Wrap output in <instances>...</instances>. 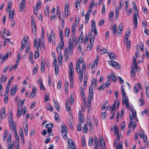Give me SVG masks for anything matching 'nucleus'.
Returning a JSON list of instances; mask_svg holds the SVG:
<instances>
[{"instance_id":"nucleus-18","label":"nucleus","mask_w":149,"mask_h":149,"mask_svg":"<svg viewBox=\"0 0 149 149\" xmlns=\"http://www.w3.org/2000/svg\"><path fill=\"white\" fill-rule=\"evenodd\" d=\"M31 26L33 31V33L36 32V26L35 20L32 19L31 21Z\"/></svg>"},{"instance_id":"nucleus-31","label":"nucleus","mask_w":149,"mask_h":149,"mask_svg":"<svg viewBox=\"0 0 149 149\" xmlns=\"http://www.w3.org/2000/svg\"><path fill=\"white\" fill-rule=\"evenodd\" d=\"M36 93V88H33L32 92L31 93H29V97H34Z\"/></svg>"},{"instance_id":"nucleus-14","label":"nucleus","mask_w":149,"mask_h":149,"mask_svg":"<svg viewBox=\"0 0 149 149\" xmlns=\"http://www.w3.org/2000/svg\"><path fill=\"white\" fill-rule=\"evenodd\" d=\"M80 91L81 93V95L83 99L84 102H86V96L85 94L84 91L83 87H81L80 88Z\"/></svg>"},{"instance_id":"nucleus-48","label":"nucleus","mask_w":149,"mask_h":149,"mask_svg":"<svg viewBox=\"0 0 149 149\" xmlns=\"http://www.w3.org/2000/svg\"><path fill=\"white\" fill-rule=\"evenodd\" d=\"M83 32H81L79 38V41L81 43H82L83 42Z\"/></svg>"},{"instance_id":"nucleus-5","label":"nucleus","mask_w":149,"mask_h":149,"mask_svg":"<svg viewBox=\"0 0 149 149\" xmlns=\"http://www.w3.org/2000/svg\"><path fill=\"white\" fill-rule=\"evenodd\" d=\"M48 40L49 43L51 42L53 44H54L55 42V37L54 35V32L52 29L51 30L50 34L49 35L47 34Z\"/></svg>"},{"instance_id":"nucleus-25","label":"nucleus","mask_w":149,"mask_h":149,"mask_svg":"<svg viewBox=\"0 0 149 149\" xmlns=\"http://www.w3.org/2000/svg\"><path fill=\"white\" fill-rule=\"evenodd\" d=\"M136 121V120H134V121L131 120V126H132V128L133 130H134L136 126L137 123Z\"/></svg>"},{"instance_id":"nucleus-32","label":"nucleus","mask_w":149,"mask_h":149,"mask_svg":"<svg viewBox=\"0 0 149 149\" xmlns=\"http://www.w3.org/2000/svg\"><path fill=\"white\" fill-rule=\"evenodd\" d=\"M91 29L92 31L97 29L96 28L95 22L94 20L91 22Z\"/></svg>"},{"instance_id":"nucleus-2","label":"nucleus","mask_w":149,"mask_h":149,"mask_svg":"<svg viewBox=\"0 0 149 149\" xmlns=\"http://www.w3.org/2000/svg\"><path fill=\"white\" fill-rule=\"evenodd\" d=\"M133 8L134 9L135 13L134 14L133 17V22L134 25V28L136 29L138 24L137 17L138 16V11L137 7L134 2H132Z\"/></svg>"},{"instance_id":"nucleus-11","label":"nucleus","mask_w":149,"mask_h":149,"mask_svg":"<svg viewBox=\"0 0 149 149\" xmlns=\"http://www.w3.org/2000/svg\"><path fill=\"white\" fill-rule=\"evenodd\" d=\"M110 64L116 69H119L120 68V65L118 63L114 61H110Z\"/></svg>"},{"instance_id":"nucleus-20","label":"nucleus","mask_w":149,"mask_h":149,"mask_svg":"<svg viewBox=\"0 0 149 149\" xmlns=\"http://www.w3.org/2000/svg\"><path fill=\"white\" fill-rule=\"evenodd\" d=\"M123 28V24L122 23L120 24L118 29V33L120 35L122 33Z\"/></svg>"},{"instance_id":"nucleus-33","label":"nucleus","mask_w":149,"mask_h":149,"mask_svg":"<svg viewBox=\"0 0 149 149\" xmlns=\"http://www.w3.org/2000/svg\"><path fill=\"white\" fill-rule=\"evenodd\" d=\"M61 127L62 129L61 130V132H68V130L65 124H62L61 125Z\"/></svg>"},{"instance_id":"nucleus-51","label":"nucleus","mask_w":149,"mask_h":149,"mask_svg":"<svg viewBox=\"0 0 149 149\" xmlns=\"http://www.w3.org/2000/svg\"><path fill=\"white\" fill-rule=\"evenodd\" d=\"M111 78L113 82L116 81V79L115 75L113 74H111Z\"/></svg>"},{"instance_id":"nucleus-47","label":"nucleus","mask_w":149,"mask_h":149,"mask_svg":"<svg viewBox=\"0 0 149 149\" xmlns=\"http://www.w3.org/2000/svg\"><path fill=\"white\" fill-rule=\"evenodd\" d=\"M68 132H61V134L63 138L65 140L67 139L68 138L67 133Z\"/></svg>"},{"instance_id":"nucleus-24","label":"nucleus","mask_w":149,"mask_h":149,"mask_svg":"<svg viewBox=\"0 0 149 149\" xmlns=\"http://www.w3.org/2000/svg\"><path fill=\"white\" fill-rule=\"evenodd\" d=\"M77 26V23L75 24H72V30L73 36H74L75 33V28Z\"/></svg>"},{"instance_id":"nucleus-62","label":"nucleus","mask_w":149,"mask_h":149,"mask_svg":"<svg viewBox=\"0 0 149 149\" xmlns=\"http://www.w3.org/2000/svg\"><path fill=\"white\" fill-rule=\"evenodd\" d=\"M118 134H119L118 129V127H115L114 128V134L117 135Z\"/></svg>"},{"instance_id":"nucleus-58","label":"nucleus","mask_w":149,"mask_h":149,"mask_svg":"<svg viewBox=\"0 0 149 149\" xmlns=\"http://www.w3.org/2000/svg\"><path fill=\"white\" fill-rule=\"evenodd\" d=\"M113 12L111 11L110 12L109 15V20L110 21H112L113 19Z\"/></svg>"},{"instance_id":"nucleus-29","label":"nucleus","mask_w":149,"mask_h":149,"mask_svg":"<svg viewBox=\"0 0 149 149\" xmlns=\"http://www.w3.org/2000/svg\"><path fill=\"white\" fill-rule=\"evenodd\" d=\"M88 105H86V102H84V105L85 106L88 108V109H90V107H91V99L89 98V97H88Z\"/></svg>"},{"instance_id":"nucleus-60","label":"nucleus","mask_w":149,"mask_h":149,"mask_svg":"<svg viewBox=\"0 0 149 149\" xmlns=\"http://www.w3.org/2000/svg\"><path fill=\"white\" fill-rule=\"evenodd\" d=\"M93 139L92 138V139L91 138H90L89 141H88V145L89 146L91 147L93 143Z\"/></svg>"},{"instance_id":"nucleus-1","label":"nucleus","mask_w":149,"mask_h":149,"mask_svg":"<svg viewBox=\"0 0 149 149\" xmlns=\"http://www.w3.org/2000/svg\"><path fill=\"white\" fill-rule=\"evenodd\" d=\"M131 76H134L136 72V71L139 72L140 69L137 65V62L136 61V57L134 56L132 59V65L131 67Z\"/></svg>"},{"instance_id":"nucleus-45","label":"nucleus","mask_w":149,"mask_h":149,"mask_svg":"<svg viewBox=\"0 0 149 149\" xmlns=\"http://www.w3.org/2000/svg\"><path fill=\"white\" fill-rule=\"evenodd\" d=\"M40 50H39L38 49H37V50L35 51L34 54V58L35 59L38 58L39 57V52Z\"/></svg>"},{"instance_id":"nucleus-7","label":"nucleus","mask_w":149,"mask_h":149,"mask_svg":"<svg viewBox=\"0 0 149 149\" xmlns=\"http://www.w3.org/2000/svg\"><path fill=\"white\" fill-rule=\"evenodd\" d=\"M41 40L40 39H39L38 43L36 39H34V47L35 48L38 49L39 50L41 49Z\"/></svg>"},{"instance_id":"nucleus-35","label":"nucleus","mask_w":149,"mask_h":149,"mask_svg":"<svg viewBox=\"0 0 149 149\" xmlns=\"http://www.w3.org/2000/svg\"><path fill=\"white\" fill-rule=\"evenodd\" d=\"M46 108L49 111H52L54 110V108L52 106L49 104L47 105Z\"/></svg>"},{"instance_id":"nucleus-4","label":"nucleus","mask_w":149,"mask_h":149,"mask_svg":"<svg viewBox=\"0 0 149 149\" xmlns=\"http://www.w3.org/2000/svg\"><path fill=\"white\" fill-rule=\"evenodd\" d=\"M130 31L126 33L124 40V42L126 44V48L127 51H129L130 47V40L127 41L130 35Z\"/></svg>"},{"instance_id":"nucleus-16","label":"nucleus","mask_w":149,"mask_h":149,"mask_svg":"<svg viewBox=\"0 0 149 149\" xmlns=\"http://www.w3.org/2000/svg\"><path fill=\"white\" fill-rule=\"evenodd\" d=\"M69 75H74V71L73 64L72 63H71L70 64L69 68Z\"/></svg>"},{"instance_id":"nucleus-37","label":"nucleus","mask_w":149,"mask_h":149,"mask_svg":"<svg viewBox=\"0 0 149 149\" xmlns=\"http://www.w3.org/2000/svg\"><path fill=\"white\" fill-rule=\"evenodd\" d=\"M38 68V65H36L33 68V70L32 71V74L33 75H34L35 74Z\"/></svg>"},{"instance_id":"nucleus-38","label":"nucleus","mask_w":149,"mask_h":149,"mask_svg":"<svg viewBox=\"0 0 149 149\" xmlns=\"http://www.w3.org/2000/svg\"><path fill=\"white\" fill-rule=\"evenodd\" d=\"M65 17H67L68 16V5H65Z\"/></svg>"},{"instance_id":"nucleus-17","label":"nucleus","mask_w":149,"mask_h":149,"mask_svg":"<svg viewBox=\"0 0 149 149\" xmlns=\"http://www.w3.org/2000/svg\"><path fill=\"white\" fill-rule=\"evenodd\" d=\"M68 145L70 146L69 148L72 149L74 148H75L74 146V143L72 140L70 139H68Z\"/></svg>"},{"instance_id":"nucleus-28","label":"nucleus","mask_w":149,"mask_h":149,"mask_svg":"<svg viewBox=\"0 0 149 149\" xmlns=\"http://www.w3.org/2000/svg\"><path fill=\"white\" fill-rule=\"evenodd\" d=\"M12 2L11 1H9L8 3V9L6 10L7 12L9 11H11Z\"/></svg>"},{"instance_id":"nucleus-26","label":"nucleus","mask_w":149,"mask_h":149,"mask_svg":"<svg viewBox=\"0 0 149 149\" xmlns=\"http://www.w3.org/2000/svg\"><path fill=\"white\" fill-rule=\"evenodd\" d=\"M73 75H69V77L70 80V86L72 88H73Z\"/></svg>"},{"instance_id":"nucleus-57","label":"nucleus","mask_w":149,"mask_h":149,"mask_svg":"<svg viewBox=\"0 0 149 149\" xmlns=\"http://www.w3.org/2000/svg\"><path fill=\"white\" fill-rule=\"evenodd\" d=\"M40 90L42 89L43 91H45V88L43 84L42 81H40Z\"/></svg>"},{"instance_id":"nucleus-46","label":"nucleus","mask_w":149,"mask_h":149,"mask_svg":"<svg viewBox=\"0 0 149 149\" xmlns=\"http://www.w3.org/2000/svg\"><path fill=\"white\" fill-rule=\"evenodd\" d=\"M60 42H63V31L62 30H61L60 31Z\"/></svg>"},{"instance_id":"nucleus-42","label":"nucleus","mask_w":149,"mask_h":149,"mask_svg":"<svg viewBox=\"0 0 149 149\" xmlns=\"http://www.w3.org/2000/svg\"><path fill=\"white\" fill-rule=\"evenodd\" d=\"M129 120H130V122L129 123L128 125V127L129 128V130H128L127 132V134L128 136L130 135V113H129Z\"/></svg>"},{"instance_id":"nucleus-23","label":"nucleus","mask_w":149,"mask_h":149,"mask_svg":"<svg viewBox=\"0 0 149 149\" xmlns=\"http://www.w3.org/2000/svg\"><path fill=\"white\" fill-rule=\"evenodd\" d=\"M108 54L109 56V58L111 60L115 59L116 58V56L115 54L113 53L109 52Z\"/></svg>"},{"instance_id":"nucleus-19","label":"nucleus","mask_w":149,"mask_h":149,"mask_svg":"<svg viewBox=\"0 0 149 149\" xmlns=\"http://www.w3.org/2000/svg\"><path fill=\"white\" fill-rule=\"evenodd\" d=\"M89 96L88 97L91 100L92 99V97L93 96V86H90L89 90Z\"/></svg>"},{"instance_id":"nucleus-53","label":"nucleus","mask_w":149,"mask_h":149,"mask_svg":"<svg viewBox=\"0 0 149 149\" xmlns=\"http://www.w3.org/2000/svg\"><path fill=\"white\" fill-rule=\"evenodd\" d=\"M63 55L61 53L59 54V57H58V60L59 61V63L61 64L62 63V61L63 59Z\"/></svg>"},{"instance_id":"nucleus-50","label":"nucleus","mask_w":149,"mask_h":149,"mask_svg":"<svg viewBox=\"0 0 149 149\" xmlns=\"http://www.w3.org/2000/svg\"><path fill=\"white\" fill-rule=\"evenodd\" d=\"M61 80H59L58 81L57 84V86L56 88L57 89H59L61 88Z\"/></svg>"},{"instance_id":"nucleus-15","label":"nucleus","mask_w":149,"mask_h":149,"mask_svg":"<svg viewBox=\"0 0 149 149\" xmlns=\"http://www.w3.org/2000/svg\"><path fill=\"white\" fill-rule=\"evenodd\" d=\"M17 86L15 85L13 86L10 92V95L11 96H13L15 94L17 90V88H16Z\"/></svg>"},{"instance_id":"nucleus-52","label":"nucleus","mask_w":149,"mask_h":149,"mask_svg":"<svg viewBox=\"0 0 149 149\" xmlns=\"http://www.w3.org/2000/svg\"><path fill=\"white\" fill-rule=\"evenodd\" d=\"M54 106L58 111H60V109L59 107V104L58 102H55L54 103Z\"/></svg>"},{"instance_id":"nucleus-8","label":"nucleus","mask_w":149,"mask_h":149,"mask_svg":"<svg viewBox=\"0 0 149 149\" xmlns=\"http://www.w3.org/2000/svg\"><path fill=\"white\" fill-rule=\"evenodd\" d=\"M131 111L132 112V116H131V120H136V121L138 122L139 120L136 116V111L134 110H133L132 109V110H131Z\"/></svg>"},{"instance_id":"nucleus-63","label":"nucleus","mask_w":149,"mask_h":149,"mask_svg":"<svg viewBox=\"0 0 149 149\" xmlns=\"http://www.w3.org/2000/svg\"><path fill=\"white\" fill-rule=\"evenodd\" d=\"M55 67V74L56 75H57L58 74V72L59 71V69L57 65H54Z\"/></svg>"},{"instance_id":"nucleus-34","label":"nucleus","mask_w":149,"mask_h":149,"mask_svg":"<svg viewBox=\"0 0 149 149\" xmlns=\"http://www.w3.org/2000/svg\"><path fill=\"white\" fill-rule=\"evenodd\" d=\"M144 131L142 130H140L139 131V137L140 139H142L144 137V136L146 135L144 134Z\"/></svg>"},{"instance_id":"nucleus-64","label":"nucleus","mask_w":149,"mask_h":149,"mask_svg":"<svg viewBox=\"0 0 149 149\" xmlns=\"http://www.w3.org/2000/svg\"><path fill=\"white\" fill-rule=\"evenodd\" d=\"M55 120L57 122L60 121V118L58 114L57 113H55Z\"/></svg>"},{"instance_id":"nucleus-41","label":"nucleus","mask_w":149,"mask_h":149,"mask_svg":"<svg viewBox=\"0 0 149 149\" xmlns=\"http://www.w3.org/2000/svg\"><path fill=\"white\" fill-rule=\"evenodd\" d=\"M69 101L67 100L66 101V111H69L71 110L70 108V107L69 105Z\"/></svg>"},{"instance_id":"nucleus-27","label":"nucleus","mask_w":149,"mask_h":149,"mask_svg":"<svg viewBox=\"0 0 149 149\" xmlns=\"http://www.w3.org/2000/svg\"><path fill=\"white\" fill-rule=\"evenodd\" d=\"M149 85L147 82L146 83L145 86L146 88V93L149 99Z\"/></svg>"},{"instance_id":"nucleus-54","label":"nucleus","mask_w":149,"mask_h":149,"mask_svg":"<svg viewBox=\"0 0 149 149\" xmlns=\"http://www.w3.org/2000/svg\"><path fill=\"white\" fill-rule=\"evenodd\" d=\"M41 5L42 3L40 1H39L37 3V6H35L36 7V8L39 10L40 8Z\"/></svg>"},{"instance_id":"nucleus-59","label":"nucleus","mask_w":149,"mask_h":149,"mask_svg":"<svg viewBox=\"0 0 149 149\" xmlns=\"http://www.w3.org/2000/svg\"><path fill=\"white\" fill-rule=\"evenodd\" d=\"M124 0H120L119 3V8H118V10H120L122 8V6L123 4Z\"/></svg>"},{"instance_id":"nucleus-39","label":"nucleus","mask_w":149,"mask_h":149,"mask_svg":"<svg viewBox=\"0 0 149 149\" xmlns=\"http://www.w3.org/2000/svg\"><path fill=\"white\" fill-rule=\"evenodd\" d=\"M88 130V127L87 124H85L83 125V132L86 133Z\"/></svg>"},{"instance_id":"nucleus-55","label":"nucleus","mask_w":149,"mask_h":149,"mask_svg":"<svg viewBox=\"0 0 149 149\" xmlns=\"http://www.w3.org/2000/svg\"><path fill=\"white\" fill-rule=\"evenodd\" d=\"M87 77L86 75H84V86H86L87 85Z\"/></svg>"},{"instance_id":"nucleus-30","label":"nucleus","mask_w":149,"mask_h":149,"mask_svg":"<svg viewBox=\"0 0 149 149\" xmlns=\"http://www.w3.org/2000/svg\"><path fill=\"white\" fill-rule=\"evenodd\" d=\"M49 7H48V6L47 5L46 6L45 9L44 10L45 15L47 17H48L49 16Z\"/></svg>"},{"instance_id":"nucleus-3","label":"nucleus","mask_w":149,"mask_h":149,"mask_svg":"<svg viewBox=\"0 0 149 149\" xmlns=\"http://www.w3.org/2000/svg\"><path fill=\"white\" fill-rule=\"evenodd\" d=\"M94 3V0H92L91 1L87 12L84 15L85 18V23L86 24H87L88 22L89 18V16L91 14V12L92 11V9Z\"/></svg>"},{"instance_id":"nucleus-56","label":"nucleus","mask_w":149,"mask_h":149,"mask_svg":"<svg viewBox=\"0 0 149 149\" xmlns=\"http://www.w3.org/2000/svg\"><path fill=\"white\" fill-rule=\"evenodd\" d=\"M8 11L9 12V16L10 19H13L14 18V15L15 13L11 12V11Z\"/></svg>"},{"instance_id":"nucleus-21","label":"nucleus","mask_w":149,"mask_h":149,"mask_svg":"<svg viewBox=\"0 0 149 149\" xmlns=\"http://www.w3.org/2000/svg\"><path fill=\"white\" fill-rule=\"evenodd\" d=\"M99 62V56L98 55H97L95 60V62L93 64H91V69H93L95 67V65L97 66L98 63Z\"/></svg>"},{"instance_id":"nucleus-12","label":"nucleus","mask_w":149,"mask_h":149,"mask_svg":"<svg viewBox=\"0 0 149 149\" xmlns=\"http://www.w3.org/2000/svg\"><path fill=\"white\" fill-rule=\"evenodd\" d=\"M69 53L68 48L67 47L65 48L64 52V56H65V59L67 60L69 57Z\"/></svg>"},{"instance_id":"nucleus-6","label":"nucleus","mask_w":149,"mask_h":149,"mask_svg":"<svg viewBox=\"0 0 149 149\" xmlns=\"http://www.w3.org/2000/svg\"><path fill=\"white\" fill-rule=\"evenodd\" d=\"M122 103L123 105L125 106L126 108L130 109L129 105V100L127 96L122 97Z\"/></svg>"},{"instance_id":"nucleus-13","label":"nucleus","mask_w":149,"mask_h":149,"mask_svg":"<svg viewBox=\"0 0 149 149\" xmlns=\"http://www.w3.org/2000/svg\"><path fill=\"white\" fill-rule=\"evenodd\" d=\"M10 128L12 131H13V132L16 131V125L15 122L13 121V123L9 124Z\"/></svg>"},{"instance_id":"nucleus-9","label":"nucleus","mask_w":149,"mask_h":149,"mask_svg":"<svg viewBox=\"0 0 149 149\" xmlns=\"http://www.w3.org/2000/svg\"><path fill=\"white\" fill-rule=\"evenodd\" d=\"M99 146L102 147V149H106L104 141L103 138H100L99 140Z\"/></svg>"},{"instance_id":"nucleus-40","label":"nucleus","mask_w":149,"mask_h":149,"mask_svg":"<svg viewBox=\"0 0 149 149\" xmlns=\"http://www.w3.org/2000/svg\"><path fill=\"white\" fill-rule=\"evenodd\" d=\"M8 57V53H6L5 54V56H3L1 59V63H2L4 61H6Z\"/></svg>"},{"instance_id":"nucleus-61","label":"nucleus","mask_w":149,"mask_h":149,"mask_svg":"<svg viewBox=\"0 0 149 149\" xmlns=\"http://www.w3.org/2000/svg\"><path fill=\"white\" fill-rule=\"evenodd\" d=\"M81 0H77L76 3L75 4V6L76 8H77L78 6H80V2Z\"/></svg>"},{"instance_id":"nucleus-22","label":"nucleus","mask_w":149,"mask_h":149,"mask_svg":"<svg viewBox=\"0 0 149 149\" xmlns=\"http://www.w3.org/2000/svg\"><path fill=\"white\" fill-rule=\"evenodd\" d=\"M26 2H21L19 6L20 11L22 12L25 8Z\"/></svg>"},{"instance_id":"nucleus-44","label":"nucleus","mask_w":149,"mask_h":149,"mask_svg":"<svg viewBox=\"0 0 149 149\" xmlns=\"http://www.w3.org/2000/svg\"><path fill=\"white\" fill-rule=\"evenodd\" d=\"M117 25L116 24H114L111 30L112 31L113 34H116L117 32Z\"/></svg>"},{"instance_id":"nucleus-43","label":"nucleus","mask_w":149,"mask_h":149,"mask_svg":"<svg viewBox=\"0 0 149 149\" xmlns=\"http://www.w3.org/2000/svg\"><path fill=\"white\" fill-rule=\"evenodd\" d=\"M70 34V30L68 28H66L64 32V35L67 37H68Z\"/></svg>"},{"instance_id":"nucleus-49","label":"nucleus","mask_w":149,"mask_h":149,"mask_svg":"<svg viewBox=\"0 0 149 149\" xmlns=\"http://www.w3.org/2000/svg\"><path fill=\"white\" fill-rule=\"evenodd\" d=\"M45 127L47 129H52L54 125L52 123H50L46 124Z\"/></svg>"},{"instance_id":"nucleus-36","label":"nucleus","mask_w":149,"mask_h":149,"mask_svg":"<svg viewBox=\"0 0 149 149\" xmlns=\"http://www.w3.org/2000/svg\"><path fill=\"white\" fill-rule=\"evenodd\" d=\"M28 41L26 40L25 38H23L21 42L22 45L25 47L28 44Z\"/></svg>"},{"instance_id":"nucleus-10","label":"nucleus","mask_w":149,"mask_h":149,"mask_svg":"<svg viewBox=\"0 0 149 149\" xmlns=\"http://www.w3.org/2000/svg\"><path fill=\"white\" fill-rule=\"evenodd\" d=\"M61 44H58L57 46L56 50L57 53L59 54L61 53V51L62 49L64 47V42H60Z\"/></svg>"}]
</instances>
